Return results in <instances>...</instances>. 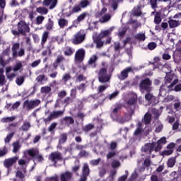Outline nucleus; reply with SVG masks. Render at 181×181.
<instances>
[{
    "mask_svg": "<svg viewBox=\"0 0 181 181\" xmlns=\"http://www.w3.org/2000/svg\"><path fill=\"white\" fill-rule=\"evenodd\" d=\"M165 83L160 87L159 97H165L169 90H173V86L179 83L177 76L173 74H166L164 78Z\"/></svg>",
    "mask_w": 181,
    "mask_h": 181,
    "instance_id": "f257e3e1",
    "label": "nucleus"
},
{
    "mask_svg": "<svg viewBox=\"0 0 181 181\" xmlns=\"http://www.w3.org/2000/svg\"><path fill=\"white\" fill-rule=\"evenodd\" d=\"M86 40V33L83 30H80L73 35L71 43L73 45H81Z\"/></svg>",
    "mask_w": 181,
    "mask_h": 181,
    "instance_id": "f03ea898",
    "label": "nucleus"
},
{
    "mask_svg": "<svg viewBox=\"0 0 181 181\" xmlns=\"http://www.w3.org/2000/svg\"><path fill=\"white\" fill-rule=\"evenodd\" d=\"M11 54V49L7 48L3 51L2 54L0 55V65L5 67L6 64H9L12 58L9 57Z\"/></svg>",
    "mask_w": 181,
    "mask_h": 181,
    "instance_id": "7ed1b4c3",
    "label": "nucleus"
},
{
    "mask_svg": "<svg viewBox=\"0 0 181 181\" xmlns=\"http://www.w3.org/2000/svg\"><path fill=\"white\" fill-rule=\"evenodd\" d=\"M152 81H151L149 78H146L144 80H141V81L139 83V89L141 91H147V93H151L152 91Z\"/></svg>",
    "mask_w": 181,
    "mask_h": 181,
    "instance_id": "20e7f679",
    "label": "nucleus"
},
{
    "mask_svg": "<svg viewBox=\"0 0 181 181\" xmlns=\"http://www.w3.org/2000/svg\"><path fill=\"white\" fill-rule=\"evenodd\" d=\"M18 30L21 35L26 36V33H29V32H30V28L26 22L21 21L18 23Z\"/></svg>",
    "mask_w": 181,
    "mask_h": 181,
    "instance_id": "39448f33",
    "label": "nucleus"
},
{
    "mask_svg": "<svg viewBox=\"0 0 181 181\" xmlns=\"http://www.w3.org/2000/svg\"><path fill=\"white\" fill-rule=\"evenodd\" d=\"M98 79L100 83H107V81H110V76L107 74L106 69H100L98 73Z\"/></svg>",
    "mask_w": 181,
    "mask_h": 181,
    "instance_id": "423d86ee",
    "label": "nucleus"
},
{
    "mask_svg": "<svg viewBox=\"0 0 181 181\" xmlns=\"http://www.w3.org/2000/svg\"><path fill=\"white\" fill-rule=\"evenodd\" d=\"M49 159L56 165L57 160H62V159H63V156H62V153L55 151L50 153Z\"/></svg>",
    "mask_w": 181,
    "mask_h": 181,
    "instance_id": "0eeeda50",
    "label": "nucleus"
},
{
    "mask_svg": "<svg viewBox=\"0 0 181 181\" xmlns=\"http://www.w3.org/2000/svg\"><path fill=\"white\" fill-rule=\"evenodd\" d=\"M39 104H40V100H26L24 102V107H25L27 110H33V108L37 107Z\"/></svg>",
    "mask_w": 181,
    "mask_h": 181,
    "instance_id": "6e6552de",
    "label": "nucleus"
},
{
    "mask_svg": "<svg viewBox=\"0 0 181 181\" xmlns=\"http://www.w3.org/2000/svg\"><path fill=\"white\" fill-rule=\"evenodd\" d=\"M85 56H86V50H84V49L81 48L78 49L75 53L76 62H78V63H81V62L84 60Z\"/></svg>",
    "mask_w": 181,
    "mask_h": 181,
    "instance_id": "1a4fd4ad",
    "label": "nucleus"
},
{
    "mask_svg": "<svg viewBox=\"0 0 181 181\" xmlns=\"http://www.w3.org/2000/svg\"><path fill=\"white\" fill-rule=\"evenodd\" d=\"M173 62L177 64L181 63V48H177L176 50L173 51Z\"/></svg>",
    "mask_w": 181,
    "mask_h": 181,
    "instance_id": "9d476101",
    "label": "nucleus"
},
{
    "mask_svg": "<svg viewBox=\"0 0 181 181\" xmlns=\"http://www.w3.org/2000/svg\"><path fill=\"white\" fill-rule=\"evenodd\" d=\"M132 71H134V69L132 66L125 68L119 76V80H125V78H127L128 73H132Z\"/></svg>",
    "mask_w": 181,
    "mask_h": 181,
    "instance_id": "9b49d317",
    "label": "nucleus"
},
{
    "mask_svg": "<svg viewBox=\"0 0 181 181\" xmlns=\"http://www.w3.org/2000/svg\"><path fill=\"white\" fill-rule=\"evenodd\" d=\"M19 159V157L14 156L13 158H7L4 162V165L5 168H11L13 163H16L17 160Z\"/></svg>",
    "mask_w": 181,
    "mask_h": 181,
    "instance_id": "f8f14e48",
    "label": "nucleus"
},
{
    "mask_svg": "<svg viewBox=\"0 0 181 181\" xmlns=\"http://www.w3.org/2000/svg\"><path fill=\"white\" fill-rule=\"evenodd\" d=\"M64 111L58 110L55 112H52L47 119H45V121H52V119H54L56 118H59V117H62L63 115Z\"/></svg>",
    "mask_w": 181,
    "mask_h": 181,
    "instance_id": "ddd939ff",
    "label": "nucleus"
},
{
    "mask_svg": "<svg viewBox=\"0 0 181 181\" xmlns=\"http://www.w3.org/2000/svg\"><path fill=\"white\" fill-rule=\"evenodd\" d=\"M73 179V173L66 171L61 174L60 180L61 181H71Z\"/></svg>",
    "mask_w": 181,
    "mask_h": 181,
    "instance_id": "4468645a",
    "label": "nucleus"
},
{
    "mask_svg": "<svg viewBox=\"0 0 181 181\" xmlns=\"http://www.w3.org/2000/svg\"><path fill=\"white\" fill-rule=\"evenodd\" d=\"M37 153H39V149L37 148H32L26 150L24 152V155L25 156L26 155H28V156H30V158H35Z\"/></svg>",
    "mask_w": 181,
    "mask_h": 181,
    "instance_id": "2eb2a0df",
    "label": "nucleus"
},
{
    "mask_svg": "<svg viewBox=\"0 0 181 181\" xmlns=\"http://www.w3.org/2000/svg\"><path fill=\"white\" fill-rule=\"evenodd\" d=\"M153 148H155V144L154 143H149L147 144H145L142 148L141 151L142 152H145L146 153H151L152 151H153Z\"/></svg>",
    "mask_w": 181,
    "mask_h": 181,
    "instance_id": "dca6fc26",
    "label": "nucleus"
},
{
    "mask_svg": "<svg viewBox=\"0 0 181 181\" xmlns=\"http://www.w3.org/2000/svg\"><path fill=\"white\" fill-rule=\"evenodd\" d=\"M42 4L45 6H49V9H54L56 5H57V0H44Z\"/></svg>",
    "mask_w": 181,
    "mask_h": 181,
    "instance_id": "f3484780",
    "label": "nucleus"
},
{
    "mask_svg": "<svg viewBox=\"0 0 181 181\" xmlns=\"http://www.w3.org/2000/svg\"><path fill=\"white\" fill-rule=\"evenodd\" d=\"M128 96L129 100L127 101V104H129V105H134V104L136 103V100H138V96L135 93H130Z\"/></svg>",
    "mask_w": 181,
    "mask_h": 181,
    "instance_id": "a211bd4d",
    "label": "nucleus"
},
{
    "mask_svg": "<svg viewBox=\"0 0 181 181\" xmlns=\"http://www.w3.org/2000/svg\"><path fill=\"white\" fill-rule=\"evenodd\" d=\"M58 25L60 29H64V28H67L69 25V21L65 18H61L58 20Z\"/></svg>",
    "mask_w": 181,
    "mask_h": 181,
    "instance_id": "6ab92c4d",
    "label": "nucleus"
},
{
    "mask_svg": "<svg viewBox=\"0 0 181 181\" xmlns=\"http://www.w3.org/2000/svg\"><path fill=\"white\" fill-rule=\"evenodd\" d=\"M114 30V27H111L110 29L102 31L99 34V39H103L105 36H108V35H111V32Z\"/></svg>",
    "mask_w": 181,
    "mask_h": 181,
    "instance_id": "aec40b11",
    "label": "nucleus"
},
{
    "mask_svg": "<svg viewBox=\"0 0 181 181\" xmlns=\"http://www.w3.org/2000/svg\"><path fill=\"white\" fill-rule=\"evenodd\" d=\"M30 127H32V125L30 122L24 121L20 129L24 132H28V131L30 129Z\"/></svg>",
    "mask_w": 181,
    "mask_h": 181,
    "instance_id": "412c9836",
    "label": "nucleus"
},
{
    "mask_svg": "<svg viewBox=\"0 0 181 181\" xmlns=\"http://www.w3.org/2000/svg\"><path fill=\"white\" fill-rule=\"evenodd\" d=\"M181 22L180 21H176V20H170L168 21L169 27L170 29H173L175 28H177L180 25Z\"/></svg>",
    "mask_w": 181,
    "mask_h": 181,
    "instance_id": "4be33fe9",
    "label": "nucleus"
},
{
    "mask_svg": "<svg viewBox=\"0 0 181 181\" xmlns=\"http://www.w3.org/2000/svg\"><path fill=\"white\" fill-rule=\"evenodd\" d=\"M20 46L21 45L18 42L13 44L11 48V50L13 52V57H18V49H19Z\"/></svg>",
    "mask_w": 181,
    "mask_h": 181,
    "instance_id": "5701e85b",
    "label": "nucleus"
},
{
    "mask_svg": "<svg viewBox=\"0 0 181 181\" xmlns=\"http://www.w3.org/2000/svg\"><path fill=\"white\" fill-rule=\"evenodd\" d=\"M110 19H111V14H105L100 17L99 22H100V23H105L106 22H108Z\"/></svg>",
    "mask_w": 181,
    "mask_h": 181,
    "instance_id": "b1692460",
    "label": "nucleus"
},
{
    "mask_svg": "<svg viewBox=\"0 0 181 181\" xmlns=\"http://www.w3.org/2000/svg\"><path fill=\"white\" fill-rule=\"evenodd\" d=\"M47 37H49V32L45 31L42 35L41 39V45L42 47H44L45 43L47 41Z\"/></svg>",
    "mask_w": 181,
    "mask_h": 181,
    "instance_id": "393cba45",
    "label": "nucleus"
},
{
    "mask_svg": "<svg viewBox=\"0 0 181 181\" xmlns=\"http://www.w3.org/2000/svg\"><path fill=\"white\" fill-rule=\"evenodd\" d=\"M141 132H142V123L139 122L137 123V128L135 130L134 135H135V136H139V135H141Z\"/></svg>",
    "mask_w": 181,
    "mask_h": 181,
    "instance_id": "a878e982",
    "label": "nucleus"
},
{
    "mask_svg": "<svg viewBox=\"0 0 181 181\" xmlns=\"http://www.w3.org/2000/svg\"><path fill=\"white\" fill-rule=\"evenodd\" d=\"M90 175V168H88V164H84L83 167L82 176H88Z\"/></svg>",
    "mask_w": 181,
    "mask_h": 181,
    "instance_id": "bb28decb",
    "label": "nucleus"
},
{
    "mask_svg": "<svg viewBox=\"0 0 181 181\" xmlns=\"http://www.w3.org/2000/svg\"><path fill=\"white\" fill-rule=\"evenodd\" d=\"M74 53V49L71 47H66L64 51V54L65 56H71Z\"/></svg>",
    "mask_w": 181,
    "mask_h": 181,
    "instance_id": "cd10ccee",
    "label": "nucleus"
},
{
    "mask_svg": "<svg viewBox=\"0 0 181 181\" xmlns=\"http://www.w3.org/2000/svg\"><path fill=\"white\" fill-rule=\"evenodd\" d=\"M97 55H92L88 60V64L92 66V67H95V62H97Z\"/></svg>",
    "mask_w": 181,
    "mask_h": 181,
    "instance_id": "c85d7f7f",
    "label": "nucleus"
},
{
    "mask_svg": "<svg viewBox=\"0 0 181 181\" xmlns=\"http://www.w3.org/2000/svg\"><path fill=\"white\" fill-rule=\"evenodd\" d=\"M67 141V134H62L61 138L59 141V145L57 146V148H59L60 149H62V144H64V142H66Z\"/></svg>",
    "mask_w": 181,
    "mask_h": 181,
    "instance_id": "c756f323",
    "label": "nucleus"
},
{
    "mask_svg": "<svg viewBox=\"0 0 181 181\" xmlns=\"http://www.w3.org/2000/svg\"><path fill=\"white\" fill-rule=\"evenodd\" d=\"M152 119V115L149 114V112H147L145 114L143 119V122L147 125V124H149L151 122V120Z\"/></svg>",
    "mask_w": 181,
    "mask_h": 181,
    "instance_id": "7c9ffc66",
    "label": "nucleus"
},
{
    "mask_svg": "<svg viewBox=\"0 0 181 181\" xmlns=\"http://www.w3.org/2000/svg\"><path fill=\"white\" fill-rule=\"evenodd\" d=\"M36 11L40 15H47L49 10L46 7H38L36 8Z\"/></svg>",
    "mask_w": 181,
    "mask_h": 181,
    "instance_id": "2f4dec72",
    "label": "nucleus"
},
{
    "mask_svg": "<svg viewBox=\"0 0 181 181\" xmlns=\"http://www.w3.org/2000/svg\"><path fill=\"white\" fill-rule=\"evenodd\" d=\"M6 83L5 76H4V68L0 69V86H4Z\"/></svg>",
    "mask_w": 181,
    "mask_h": 181,
    "instance_id": "473e14b6",
    "label": "nucleus"
},
{
    "mask_svg": "<svg viewBox=\"0 0 181 181\" xmlns=\"http://www.w3.org/2000/svg\"><path fill=\"white\" fill-rule=\"evenodd\" d=\"M15 119H16V117L15 116L4 117L1 119V122H4V123L13 122V121H15Z\"/></svg>",
    "mask_w": 181,
    "mask_h": 181,
    "instance_id": "72a5a7b5",
    "label": "nucleus"
},
{
    "mask_svg": "<svg viewBox=\"0 0 181 181\" xmlns=\"http://www.w3.org/2000/svg\"><path fill=\"white\" fill-rule=\"evenodd\" d=\"M162 70L165 72L166 74H169L172 71V67H170L169 64H165L163 66Z\"/></svg>",
    "mask_w": 181,
    "mask_h": 181,
    "instance_id": "f704fd0d",
    "label": "nucleus"
},
{
    "mask_svg": "<svg viewBox=\"0 0 181 181\" xmlns=\"http://www.w3.org/2000/svg\"><path fill=\"white\" fill-rule=\"evenodd\" d=\"M71 13H77V12H81V6L80 4H75L71 11Z\"/></svg>",
    "mask_w": 181,
    "mask_h": 181,
    "instance_id": "c9c22d12",
    "label": "nucleus"
},
{
    "mask_svg": "<svg viewBox=\"0 0 181 181\" xmlns=\"http://www.w3.org/2000/svg\"><path fill=\"white\" fill-rule=\"evenodd\" d=\"M23 66L22 65V62L18 61L16 62V65L13 68V71H19Z\"/></svg>",
    "mask_w": 181,
    "mask_h": 181,
    "instance_id": "e433bc0d",
    "label": "nucleus"
},
{
    "mask_svg": "<svg viewBox=\"0 0 181 181\" xmlns=\"http://www.w3.org/2000/svg\"><path fill=\"white\" fill-rule=\"evenodd\" d=\"M121 108H122V106L121 105H117L115 106L112 109V115H117V114L118 113V111H119V110H121Z\"/></svg>",
    "mask_w": 181,
    "mask_h": 181,
    "instance_id": "4c0bfd02",
    "label": "nucleus"
},
{
    "mask_svg": "<svg viewBox=\"0 0 181 181\" xmlns=\"http://www.w3.org/2000/svg\"><path fill=\"white\" fill-rule=\"evenodd\" d=\"M127 30H128V28L123 26L122 27L118 33V36H119L120 37H122V36H124V35H125V33H127Z\"/></svg>",
    "mask_w": 181,
    "mask_h": 181,
    "instance_id": "58836bf2",
    "label": "nucleus"
},
{
    "mask_svg": "<svg viewBox=\"0 0 181 181\" xmlns=\"http://www.w3.org/2000/svg\"><path fill=\"white\" fill-rule=\"evenodd\" d=\"M16 127H18V124L16 123L11 124L7 127V129H8V131H11V132H13V134L15 135V132H16Z\"/></svg>",
    "mask_w": 181,
    "mask_h": 181,
    "instance_id": "ea45409f",
    "label": "nucleus"
},
{
    "mask_svg": "<svg viewBox=\"0 0 181 181\" xmlns=\"http://www.w3.org/2000/svg\"><path fill=\"white\" fill-rule=\"evenodd\" d=\"M13 153H16L21 149V144H19V142H15L13 144Z\"/></svg>",
    "mask_w": 181,
    "mask_h": 181,
    "instance_id": "a19ab883",
    "label": "nucleus"
},
{
    "mask_svg": "<svg viewBox=\"0 0 181 181\" xmlns=\"http://www.w3.org/2000/svg\"><path fill=\"white\" fill-rule=\"evenodd\" d=\"M149 111H151V112H152V114L154 115V117L156 118H158V117H159L162 114V112H160L155 108L150 109Z\"/></svg>",
    "mask_w": 181,
    "mask_h": 181,
    "instance_id": "79ce46f5",
    "label": "nucleus"
},
{
    "mask_svg": "<svg viewBox=\"0 0 181 181\" xmlns=\"http://www.w3.org/2000/svg\"><path fill=\"white\" fill-rule=\"evenodd\" d=\"M168 91H175L176 93L181 91V83L175 84L173 89H169Z\"/></svg>",
    "mask_w": 181,
    "mask_h": 181,
    "instance_id": "37998d69",
    "label": "nucleus"
},
{
    "mask_svg": "<svg viewBox=\"0 0 181 181\" xmlns=\"http://www.w3.org/2000/svg\"><path fill=\"white\" fill-rule=\"evenodd\" d=\"M40 91L42 94H48L49 91H52V88L50 86H44L41 88Z\"/></svg>",
    "mask_w": 181,
    "mask_h": 181,
    "instance_id": "c03bdc74",
    "label": "nucleus"
},
{
    "mask_svg": "<svg viewBox=\"0 0 181 181\" xmlns=\"http://www.w3.org/2000/svg\"><path fill=\"white\" fill-rule=\"evenodd\" d=\"M79 5L82 8H87V6H90V1L88 0H82Z\"/></svg>",
    "mask_w": 181,
    "mask_h": 181,
    "instance_id": "a18cd8bd",
    "label": "nucleus"
},
{
    "mask_svg": "<svg viewBox=\"0 0 181 181\" xmlns=\"http://www.w3.org/2000/svg\"><path fill=\"white\" fill-rule=\"evenodd\" d=\"M145 98L146 101H152V100H155L156 98L151 92H147V93L145 95Z\"/></svg>",
    "mask_w": 181,
    "mask_h": 181,
    "instance_id": "49530a36",
    "label": "nucleus"
},
{
    "mask_svg": "<svg viewBox=\"0 0 181 181\" xmlns=\"http://www.w3.org/2000/svg\"><path fill=\"white\" fill-rule=\"evenodd\" d=\"M175 100V95H169L166 98H165L163 100V103H170Z\"/></svg>",
    "mask_w": 181,
    "mask_h": 181,
    "instance_id": "de8ad7c7",
    "label": "nucleus"
},
{
    "mask_svg": "<svg viewBox=\"0 0 181 181\" xmlns=\"http://www.w3.org/2000/svg\"><path fill=\"white\" fill-rule=\"evenodd\" d=\"M176 163V159L175 158H171L168 160V168H173L175 166V163Z\"/></svg>",
    "mask_w": 181,
    "mask_h": 181,
    "instance_id": "09e8293b",
    "label": "nucleus"
},
{
    "mask_svg": "<svg viewBox=\"0 0 181 181\" xmlns=\"http://www.w3.org/2000/svg\"><path fill=\"white\" fill-rule=\"evenodd\" d=\"M23 81H25L23 76H18L16 78V83L17 86H22L23 84Z\"/></svg>",
    "mask_w": 181,
    "mask_h": 181,
    "instance_id": "8fccbe9b",
    "label": "nucleus"
},
{
    "mask_svg": "<svg viewBox=\"0 0 181 181\" xmlns=\"http://www.w3.org/2000/svg\"><path fill=\"white\" fill-rule=\"evenodd\" d=\"M106 12H107V8L103 7L100 11H99L96 13V16L98 18H100V17L103 16L104 15H105Z\"/></svg>",
    "mask_w": 181,
    "mask_h": 181,
    "instance_id": "3c124183",
    "label": "nucleus"
},
{
    "mask_svg": "<svg viewBox=\"0 0 181 181\" xmlns=\"http://www.w3.org/2000/svg\"><path fill=\"white\" fill-rule=\"evenodd\" d=\"M29 160H30V159H20L18 160V165L20 166H26V165H28V163H29Z\"/></svg>",
    "mask_w": 181,
    "mask_h": 181,
    "instance_id": "603ef678",
    "label": "nucleus"
},
{
    "mask_svg": "<svg viewBox=\"0 0 181 181\" xmlns=\"http://www.w3.org/2000/svg\"><path fill=\"white\" fill-rule=\"evenodd\" d=\"M43 21H45V16H38L36 18V24L37 25H42V23H43Z\"/></svg>",
    "mask_w": 181,
    "mask_h": 181,
    "instance_id": "864d4df0",
    "label": "nucleus"
},
{
    "mask_svg": "<svg viewBox=\"0 0 181 181\" xmlns=\"http://www.w3.org/2000/svg\"><path fill=\"white\" fill-rule=\"evenodd\" d=\"M88 15V13H86V12L82 13L77 18V21L78 22H81V21H84V19L86 18V16H87Z\"/></svg>",
    "mask_w": 181,
    "mask_h": 181,
    "instance_id": "5fc2aeb1",
    "label": "nucleus"
},
{
    "mask_svg": "<svg viewBox=\"0 0 181 181\" xmlns=\"http://www.w3.org/2000/svg\"><path fill=\"white\" fill-rule=\"evenodd\" d=\"M162 22V18H160V15L158 13H156L155 17H154V23L156 25H159Z\"/></svg>",
    "mask_w": 181,
    "mask_h": 181,
    "instance_id": "6e6d98bb",
    "label": "nucleus"
},
{
    "mask_svg": "<svg viewBox=\"0 0 181 181\" xmlns=\"http://www.w3.org/2000/svg\"><path fill=\"white\" fill-rule=\"evenodd\" d=\"M8 153V148L6 146H4L2 148H0V158H2V156H5Z\"/></svg>",
    "mask_w": 181,
    "mask_h": 181,
    "instance_id": "4d7b16f0",
    "label": "nucleus"
},
{
    "mask_svg": "<svg viewBox=\"0 0 181 181\" xmlns=\"http://www.w3.org/2000/svg\"><path fill=\"white\" fill-rule=\"evenodd\" d=\"M135 38L137 39V40H145V33H139L135 35Z\"/></svg>",
    "mask_w": 181,
    "mask_h": 181,
    "instance_id": "13d9d810",
    "label": "nucleus"
},
{
    "mask_svg": "<svg viewBox=\"0 0 181 181\" xmlns=\"http://www.w3.org/2000/svg\"><path fill=\"white\" fill-rule=\"evenodd\" d=\"M64 119L66 124H67V125L74 124V119L72 117H66Z\"/></svg>",
    "mask_w": 181,
    "mask_h": 181,
    "instance_id": "bf43d9fd",
    "label": "nucleus"
},
{
    "mask_svg": "<svg viewBox=\"0 0 181 181\" xmlns=\"http://www.w3.org/2000/svg\"><path fill=\"white\" fill-rule=\"evenodd\" d=\"M54 25V23L51 19H49V22L46 25V28L47 29V30H52V29H53Z\"/></svg>",
    "mask_w": 181,
    "mask_h": 181,
    "instance_id": "052dcab7",
    "label": "nucleus"
},
{
    "mask_svg": "<svg viewBox=\"0 0 181 181\" xmlns=\"http://www.w3.org/2000/svg\"><path fill=\"white\" fill-rule=\"evenodd\" d=\"M70 78H71L70 74H64L62 76V81H64V83H67Z\"/></svg>",
    "mask_w": 181,
    "mask_h": 181,
    "instance_id": "680f3d73",
    "label": "nucleus"
},
{
    "mask_svg": "<svg viewBox=\"0 0 181 181\" xmlns=\"http://www.w3.org/2000/svg\"><path fill=\"white\" fill-rule=\"evenodd\" d=\"M93 128H94V125H93L92 124H89L83 128V131H84L85 132H88V131H91Z\"/></svg>",
    "mask_w": 181,
    "mask_h": 181,
    "instance_id": "e2e57ef3",
    "label": "nucleus"
},
{
    "mask_svg": "<svg viewBox=\"0 0 181 181\" xmlns=\"http://www.w3.org/2000/svg\"><path fill=\"white\" fill-rule=\"evenodd\" d=\"M163 129V124L160 122H158L156 126V132H160Z\"/></svg>",
    "mask_w": 181,
    "mask_h": 181,
    "instance_id": "0e129e2a",
    "label": "nucleus"
},
{
    "mask_svg": "<svg viewBox=\"0 0 181 181\" xmlns=\"http://www.w3.org/2000/svg\"><path fill=\"white\" fill-rule=\"evenodd\" d=\"M158 45L156 42H150L148 45V48L149 49V50H155V49H156Z\"/></svg>",
    "mask_w": 181,
    "mask_h": 181,
    "instance_id": "69168bd1",
    "label": "nucleus"
},
{
    "mask_svg": "<svg viewBox=\"0 0 181 181\" xmlns=\"http://www.w3.org/2000/svg\"><path fill=\"white\" fill-rule=\"evenodd\" d=\"M110 6L112 8L113 11H115L118 8V4H117V0L110 1Z\"/></svg>",
    "mask_w": 181,
    "mask_h": 181,
    "instance_id": "338daca9",
    "label": "nucleus"
},
{
    "mask_svg": "<svg viewBox=\"0 0 181 181\" xmlns=\"http://www.w3.org/2000/svg\"><path fill=\"white\" fill-rule=\"evenodd\" d=\"M119 166H121V163H119V161L117 160H114L112 162V168H119Z\"/></svg>",
    "mask_w": 181,
    "mask_h": 181,
    "instance_id": "774afa93",
    "label": "nucleus"
}]
</instances>
